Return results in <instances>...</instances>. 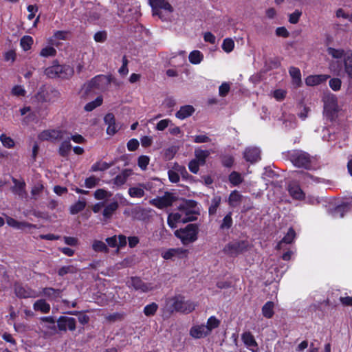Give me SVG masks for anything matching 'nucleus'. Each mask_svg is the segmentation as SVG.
Listing matches in <instances>:
<instances>
[{
    "label": "nucleus",
    "mask_w": 352,
    "mask_h": 352,
    "mask_svg": "<svg viewBox=\"0 0 352 352\" xmlns=\"http://www.w3.org/2000/svg\"><path fill=\"white\" fill-rule=\"evenodd\" d=\"M100 182V179L95 177L94 175H91L85 180V186L87 188H93L96 186Z\"/></svg>",
    "instance_id": "nucleus-53"
},
{
    "label": "nucleus",
    "mask_w": 352,
    "mask_h": 352,
    "mask_svg": "<svg viewBox=\"0 0 352 352\" xmlns=\"http://www.w3.org/2000/svg\"><path fill=\"white\" fill-rule=\"evenodd\" d=\"M230 90V86L228 82H223L219 87V94L221 97L226 96Z\"/></svg>",
    "instance_id": "nucleus-63"
},
{
    "label": "nucleus",
    "mask_w": 352,
    "mask_h": 352,
    "mask_svg": "<svg viewBox=\"0 0 352 352\" xmlns=\"http://www.w3.org/2000/svg\"><path fill=\"white\" fill-rule=\"evenodd\" d=\"M195 155V160L200 163L201 166H204L206 164V159L210 155V152L208 150L196 149Z\"/></svg>",
    "instance_id": "nucleus-33"
},
{
    "label": "nucleus",
    "mask_w": 352,
    "mask_h": 352,
    "mask_svg": "<svg viewBox=\"0 0 352 352\" xmlns=\"http://www.w3.org/2000/svg\"><path fill=\"white\" fill-rule=\"evenodd\" d=\"M0 141L3 146L8 148H12L14 146V142L10 137L7 136L6 134L0 135Z\"/></svg>",
    "instance_id": "nucleus-52"
},
{
    "label": "nucleus",
    "mask_w": 352,
    "mask_h": 352,
    "mask_svg": "<svg viewBox=\"0 0 352 352\" xmlns=\"http://www.w3.org/2000/svg\"><path fill=\"white\" fill-rule=\"evenodd\" d=\"M56 50L52 46H47L43 48L40 52V56L42 57H53L56 55Z\"/></svg>",
    "instance_id": "nucleus-49"
},
{
    "label": "nucleus",
    "mask_w": 352,
    "mask_h": 352,
    "mask_svg": "<svg viewBox=\"0 0 352 352\" xmlns=\"http://www.w3.org/2000/svg\"><path fill=\"white\" fill-rule=\"evenodd\" d=\"M221 198L220 196H216L212 199V204L208 208V214L210 216L214 215L217 212L221 203Z\"/></svg>",
    "instance_id": "nucleus-47"
},
{
    "label": "nucleus",
    "mask_w": 352,
    "mask_h": 352,
    "mask_svg": "<svg viewBox=\"0 0 352 352\" xmlns=\"http://www.w3.org/2000/svg\"><path fill=\"white\" fill-rule=\"evenodd\" d=\"M274 303L272 301L266 302L264 305L262 307V314L263 316L267 318L270 319L274 316Z\"/></svg>",
    "instance_id": "nucleus-31"
},
{
    "label": "nucleus",
    "mask_w": 352,
    "mask_h": 352,
    "mask_svg": "<svg viewBox=\"0 0 352 352\" xmlns=\"http://www.w3.org/2000/svg\"><path fill=\"white\" fill-rule=\"evenodd\" d=\"M86 207V201L84 199L78 200L69 207V212L71 214H77L82 211Z\"/></svg>",
    "instance_id": "nucleus-32"
},
{
    "label": "nucleus",
    "mask_w": 352,
    "mask_h": 352,
    "mask_svg": "<svg viewBox=\"0 0 352 352\" xmlns=\"http://www.w3.org/2000/svg\"><path fill=\"white\" fill-rule=\"evenodd\" d=\"M113 163L108 164L106 162L98 161L94 163L91 167V171L96 172V171H104L109 169Z\"/></svg>",
    "instance_id": "nucleus-40"
},
{
    "label": "nucleus",
    "mask_w": 352,
    "mask_h": 352,
    "mask_svg": "<svg viewBox=\"0 0 352 352\" xmlns=\"http://www.w3.org/2000/svg\"><path fill=\"white\" fill-rule=\"evenodd\" d=\"M249 249L250 243L248 240H235L227 243L223 251L228 256L235 258L248 252Z\"/></svg>",
    "instance_id": "nucleus-4"
},
{
    "label": "nucleus",
    "mask_w": 352,
    "mask_h": 352,
    "mask_svg": "<svg viewBox=\"0 0 352 352\" xmlns=\"http://www.w3.org/2000/svg\"><path fill=\"white\" fill-rule=\"evenodd\" d=\"M33 309L36 311L48 314L50 311V305L45 299H39L33 304Z\"/></svg>",
    "instance_id": "nucleus-25"
},
{
    "label": "nucleus",
    "mask_w": 352,
    "mask_h": 352,
    "mask_svg": "<svg viewBox=\"0 0 352 352\" xmlns=\"http://www.w3.org/2000/svg\"><path fill=\"white\" fill-rule=\"evenodd\" d=\"M233 223L232 218V212H228L223 219L222 223L220 225V228L222 230L230 229Z\"/></svg>",
    "instance_id": "nucleus-51"
},
{
    "label": "nucleus",
    "mask_w": 352,
    "mask_h": 352,
    "mask_svg": "<svg viewBox=\"0 0 352 352\" xmlns=\"http://www.w3.org/2000/svg\"><path fill=\"white\" fill-rule=\"evenodd\" d=\"M195 112V108L192 105H184L180 107L175 113V116L180 120L190 117Z\"/></svg>",
    "instance_id": "nucleus-26"
},
{
    "label": "nucleus",
    "mask_w": 352,
    "mask_h": 352,
    "mask_svg": "<svg viewBox=\"0 0 352 352\" xmlns=\"http://www.w3.org/2000/svg\"><path fill=\"white\" fill-rule=\"evenodd\" d=\"M144 188V184H140L139 186L130 187L128 193L131 197L142 198L145 195Z\"/></svg>",
    "instance_id": "nucleus-29"
},
{
    "label": "nucleus",
    "mask_w": 352,
    "mask_h": 352,
    "mask_svg": "<svg viewBox=\"0 0 352 352\" xmlns=\"http://www.w3.org/2000/svg\"><path fill=\"white\" fill-rule=\"evenodd\" d=\"M131 174V169L126 168L122 170L120 174L113 179V184L117 186H120L124 184Z\"/></svg>",
    "instance_id": "nucleus-22"
},
{
    "label": "nucleus",
    "mask_w": 352,
    "mask_h": 352,
    "mask_svg": "<svg viewBox=\"0 0 352 352\" xmlns=\"http://www.w3.org/2000/svg\"><path fill=\"white\" fill-rule=\"evenodd\" d=\"M287 157L296 167L307 170L310 169L311 167V156L305 151L300 150L289 151Z\"/></svg>",
    "instance_id": "nucleus-3"
},
{
    "label": "nucleus",
    "mask_w": 352,
    "mask_h": 352,
    "mask_svg": "<svg viewBox=\"0 0 352 352\" xmlns=\"http://www.w3.org/2000/svg\"><path fill=\"white\" fill-rule=\"evenodd\" d=\"M102 102L103 99L102 96H98L94 100L87 103L84 107V109L85 111L90 112L98 107H100L102 104Z\"/></svg>",
    "instance_id": "nucleus-41"
},
{
    "label": "nucleus",
    "mask_w": 352,
    "mask_h": 352,
    "mask_svg": "<svg viewBox=\"0 0 352 352\" xmlns=\"http://www.w3.org/2000/svg\"><path fill=\"white\" fill-rule=\"evenodd\" d=\"M33 43V38L28 35L23 36L20 40V45L24 51L30 50Z\"/></svg>",
    "instance_id": "nucleus-43"
},
{
    "label": "nucleus",
    "mask_w": 352,
    "mask_h": 352,
    "mask_svg": "<svg viewBox=\"0 0 352 352\" xmlns=\"http://www.w3.org/2000/svg\"><path fill=\"white\" fill-rule=\"evenodd\" d=\"M128 63H129V61H128L126 56L125 55L123 56L122 65L118 69L119 74L122 76H126L129 73Z\"/></svg>",
    "instance_id": "nucleus-60"
},
{
    "label": "nucleus",
    "mask_w": 352,
    "mask_h": 352,
    "mask_svg": "<svg viewBox=\"0 0 352 352\" xmlns=\"http://www.w3.org/2000/svg\"><path fill=\"white\" fill-rule=\"evenodd\" d=\"M188 252V250L184 248H170L162 253V257L165 260L173 259L174 257L183 258Z\"/></svg>",
    "instance_id": "nucleus-12"
},
{
    "label": "nucleus",
    "mask_w": 352,
    "mask_h": 352,
    "mask_svg": "<svg viewBox=\"0 0 352 352\" xmlns=\"http://www.w3.org/2000/svg\"><path fill=\"white\" fill-rule=\"evenodd\" d=\"M57 63L58 60H54L52 63V65L47 67L45 68L44 71L45 75H46L50 78H56L58 75V69H57Z\"/></svg>",
    "instance_id": "nucleus-35"
},
{
    "label": "nucleus",
    "mask_w": 352,
    "mask_h": 352,
    "mask_svg": "<svg viewBox=\"0 0 352 352\" xmlns=\"http://www.w3.org/2000/svg\"><path fill=\"white\" fill-rule=\"evenodd\" d=\"M72 149V144L70 143V139L68 138L66 140H64L61 142L58 153L60 156L63 157H67Z\"/></svg>",
    "instance_id": "nucleus-30"
},
{
    "label": "nucleus",
    "mask_w": 352,
    "mask_h": 352,
    "mask_svg": "<svg viewBox=\"0 0 352 352\" xmlns=\"http://www.w3.org/2000/svg\"><path fill=\"white\" fill-rule=\"evenodd\" d=\"M14 293L18 298H35L36 292L28 286H23L21 284L14 285Z\"/></svg>",
    "instance_id": "nucleus-11"
},
{
    "label": "nucleus",
    "mask_w": 352,
    "mask_h": 352,
    "mask_svg": "<svg viewBox=\"0 0 352 352\" xmlns=\"http://www.w3.org/2000/svg\"><path fill=\"white\" fill-rule=\"evenodd\" d=\"M241 199L242 195L235 190L230 194L228 204L232 207H236L241 202Z\"/></svg>",
    "instance_id": "nucleus-37"
},
{
    "label": "nucleus",
    "mask_w": 352,
    "mask_h": 352,
    "mask_svg": "<svg viewBox=\"0 0 352 352\" xmlns=\"http://www.w3.org/2000/svg\"><path fill=\"white\" fill-rule=\"evenodd\" d=\"M229 181L233 186H236L243 182V178L240 173L232 171L229 175Z\"/></svg>",
    "instance_id": "nucleus-48"
},
{
    "label": "nucleus",
    "mask_w": 352,
    "mask_h": 352,
    "mask_svg": "<svg viewBox=\"0 0 352 352\" xmlns=\"http://www.w3.org/2000/svg\"><path fill=\"white\" fill-rule=\"evenodd\" d=\"M296 237V232L293 228H289L285 236L277 243L276 249L280 250L283 243L291 244Z\"/></svg>",
    "instance_id": "nucleus-24"
},
{
    "label": "nucleus",
    "mask_w": 352,
    "mask_h": 352,
    "mask_svg": "<svg viewBox=\"0 0 352 352\" xmlns=\"http://www.w3.org/2000/svg\"><path fill=\"white\" fill-rule=\"evenodd\" d=\"M57 327L60 331L67 330L74 331L76 329V321L74 318L61 316L57 320Z\"/></svg>",
    "instance_id": "nucleus-7"
},
{
    "label": "nucleus",
    "mask_w": 352,
    "mask_h": 352,
    "mask_svg": "<svg viewBox=\"0 0 352 352\" xmlns=\"http://www.w3.org/2000/svg\"><path fill=\"white\" fill-rule=\"evenodd\" d=\"M74 272L75 268L73 265H67L61 267L58 271V274L60 276H63L67 274H73Z\"/></svg>",
    "instance_id": "nucleus-62"
},
{
    "label": "nucleus",
    "mask_w": 352,
    "mask_h": 352,
    "mask_svg": "<svg viewBox=\"0 0 352 352\" xmlns=\"http://www.w3.org/2000/svg\"><path fill=\"white\" fill-rule=\"evenodd\" d=\"M158 309V305L156 302H151L146 305L144 308L143 312L147 317L153 316Z\"/></svg>",
    "instance_id": "nucleus-46"
},
{
    "label": "nucleus",
    "mask_w": 352,
    "mask_h": 352,
    "mask_svg": "<svg viewBox=\"0 0 352 352\" xmlns=\"http://www.w3.org/2000/svg\"><path fill=\"white\" fill-rule=\"evenodd\" d=\"M222 49L226 53L231 52L234 47V42L230 38H226L223 41Z\"/></svg>",
    "instance_id": "nucleus-50"
},
{
    "label": "nucleus",
    "mask_w": 352,
    "mask_h": 352,
    "mask_svg": "<svg viewBox=\"0 0 352 352\" xmlns=\"http://www.w3.org/2000/svg\"><path fill=\"white\" fill-rule=\"evenodd\" d=\"M119 207V204L117 201H114L107 206H106L103 210L102 215L103 217L108 219H110L113 213L117 210Z\"/></svg>",
    "instance_id": "nucleus-28"
},
{
    "label": "nucleus",
    "mask_w": 352,
    "mask_h": 352,
    "mask_svg": "<svg viewBox=\"0 0 352 352\" xmlns=\"http://www.w3.org/2000/svg\"><path fill=\"white\" fill-rule=\"evenodd\" d=\"M157 8L164 9L170 12H172L173 11V8L172 6L168 1H166L165 0H161L155 6H153L152 9L153 11V15L158 14V12L155 11Z\"/></svg>",
    "instance_id": "nucleus-42"
},
{
    "label": "nucleus",
    "mask_w": 352,
    "mask_h": 352,
    "mask_svg": "<svg viewBox=\"0 0 352 352\" xmlns=\"http://www.w3.org/2000/svg\"><path fill=\"white\" fill-rule=\"evenodd\" d=\"M188 60L193 65L199 64L204 60V54L199 50H193L189 54Z\"/></svg>",
    "instance_id": "nucleus-34"
},
{
    "label": "nucleus",
    "mask_w": 352,
    "mask_h": 352,
    "mask_svg": "<svg viewBox=\"0 0 352 352\" xmlns=\"http://www.w3.org/2000/svg\"><path fill=\"white\" fill-rule=\"evenodd\" d=\"M199 226L197 223H189L184 228L176 230L174 232L175 236L180 239L184 245L192 243L198 239Z\"/></svg>",
    "instance_id": "nucleus-1"
},
{
    "label": "nucleus",
    "mask_w": 352,
    "mask_h": 352,
    "mask_svg": "<svg viewBox=\"0 0 352 352\" xmlns=\"http://www.w3.org/2000/svg\"><path fill=\"white\" fill-rule=\"evenodd\" d=\"M177 200V197L169 192H166L162 197H159L152 200L151 203L153 206L159 209H163L171 206L174 201Z\"/></svg>",
    "instance_id": "nucleus-6"
},
{
    "label": "nucleus",
    "mask_w": 352,
    "mask_h": 352,
    "mask_svg": "<svg viewBox=\"0 0 352 352\" xmlns=\"http://www.w3.org/2000/svg\"><path fill=\"white\" fill-rule=\"evenodd\" d=\"M329 87L335 91H338L341 88L342 81L340 78H333L329 82Z\"/></svg>",
    "instance_id": "nucleus-64"
},
{
    "label": "nucleus",
    "mask_w": 352,
    "mask_h": 352,
    "mask_svg": "<svg viewBox=\"0 0 352 352\" xmlns=\"http://www.w3.org/2000/svg\"><path fill=\"white\" fill-rule=\"evenodd\" d=\"M342 67L346 76L352 79V50H346V56L342 60Z\"/></svg>",
    "instance_id": "nucleus-16"
},
{
    "label": "nucleus",
    "mask_w": 352,
    "mask_h": 352,
    "mask_svg": "<svg viewBox=\"0 0 352 352\" xmlns=\"http://www.w3.org/2000/svg\"><path fill=\"white\" fill-rule=\"evenodd\" d=\"M329 78V76L326 74L310 75L305 78V84L307 86H316L325 82Z\"/></svg>",
    "instance_id": "nucleus-17"
},
{
    "label": "nucleus",
    "mask_w": 352,
    "mask_h": 352,
    "mask_svg": "<svg viewBox=\"0 0 352 352\" xmlns=\"http://www.w3.org/2000/svg\"><path fill=\"white\" fill-rule=\"evenodd\" d=\"M6 221L9 226L19 230H23L25 228H36V226L34 224L26 221H19L12 217H8Z\"/></svg>",
    "instance_id": "nucleus-21"
},
{
    "label": "nucleus",
    "mask_w": 352,
    "mask_h": 352,
    "mask_svg": "<svg viewBox=\"0 0 352 352\" xmlns=\"http://www.w3.org/2000/svg\"><path fill=\"white\" fill-rule=\"evenodd\" d=\"M197 214H199V213L195 211L187 212L186 213V217L182 218V222L186 223L188 222L196 221L197 219Z\"/></svg>",
    "instance_id": "nucleus-59"
},
{
    "label": "nucleus",
    "mask_w": 352,
    "mask_h": 352,
    "mask_svg": "<svg viewBox=\"0 0 352 352\" xmlns=\"http://www.w3.org/2000/svg\"><path fill=\"white\" fill-rule=\"evenodd\" d=\"M150 158L147 155H140L138 159V165L142 170H145L149 164Z\"/></svg>",
    "instance_id": "nucleus-54"
},
{
    "label": "nucleus",
    "mask_w": 352,
    "mask_h": 352,
    "mask_svg": "<svg viewBox=\"0 0 352 352\" xmlns=\"http://www.w3.org/2000/svg\"><path fill=\"white\" fill-rule=\"evenodd\" d=\"M92 249L96 252H103L107 254L109 252V250L105 243L100 240H94L93 241Z\"/></svg>",
    "instance_id": "nucleus-36"
},
{
    "label": "nucleus",
    "mask_w": 352,
    "mask_h": 352,
    "mask_svg": "<svg viewBox=\"0 0 352 352\" xmlns=\"http://www.w3.org/2000/svg\"><path fill=\"white\" fill-rule=\"evenodd\" d=\"M301 15L302 12L299 10H296L293 13L289 15V22L292 24L298 23Z\"/></svg>",
    "instance_id": "nucleus-61"
},
{
    "label": "nucleus",
    "mask_w": 352,
    "mask_h": 352,
    "mask_svg": "<svg viewBox=\"0 0 352 352\" xmlns=\"http://www.w3.org/2000/svg\"><path fill=\"white\" fill-rule=\"evenodd\" d=\"M11 94L16 97L25 96L26 91L21 85H14L11 89Z\"/></svg>",
    "instance_id": "nucleus-58"
},
{
    "label": "nucleus",
    "mask_w": 352,
    "mask_h": 352,
    "mask_svg": "<svg viewBox=\"0 0 352 352\" xmlns=\"http://www.w3.org/2000/svg\"><path fill=\"white\" fill-rule=\"evenodd\" d=\"M94 196L96 200H103L111 197L112 193L104 188H99L94 192Z\"/></svg>",
    "instance_id": "nucleus-45"
},
{
    "label": "nucleus",
    "mask_w": 352,
    "mask_h": 352,
    "mask_svg": "<svg viewBox=\"0 0 352 352\" xmlns=\"http://www.w3.org/2000/svg\"><path fill=\"white\" fill-rule=\"evenodd\" d=\"M58 75L57 78L62 79L70 78L74 73V68L68 65H60L57 63Z\"/></svg>",
    "instance_id": "nucleus-19"
},
{
    "label": "nucleus",
    "mask_w": 352,
    "mask_h": 352,
    "mask_svg": "<svg viewBox=\"0 0 352 352\" xmlns=\"http://www.w3.org/2000/svg\"><path fill=\"white\" fill-rule=\"evenodd\" d=\"M182 215L178 213H170L168 216L167 223L168 226L171 228H176V223L178 222H182Z\"/></svg>",
    "instance_id": "nucleus-39"
},
{
    "label": "nucleus",
    "mask_w": 352,
    "mask_h": 352,
    "mask_svg": "<svg viewBox=\"0 0 352 352\" xmlns=\"http://www.w3.org/2000/svg\"><path fill=\"white\" fill-rule=\"evenodd\" d=\"M12 181L14 185L11 187V191L21 198L25 197L27 195V192L25 190V182L23 180L19 181L14 177L12 178Z\"/></svg>",
    "instance_id": "nucleus-15"
},
{
    "label": "nucleus",
    "mask_w": 352,
    "mask_h": 352,
    "mask_svg": "<svg viewBox=\"0 0 352 352\" xmlns=\"http://www.w3.org/2000/svg\"><path fill=\"white\" fill-rule=\"evenodd\" d=\"M289 73L292 78V82L296 87H300L302 85L301 73L299 68L291 67L289 69Z\"/></svg>",
    "instance_id": "nucleus-27"
},
{
    "label": "nucleus",
    "mask_w": 352,
    "mask_h": 352,
    "mask_svg": "<svg viewBox=\"0 0 352 352\" xmlns=\"http://www.w3.org/2000/svg\"><path fill=\"white\" fill-rule=\"evenodd\" d=\"M338 105L336 96H331L324 100V114L327 119L333 121L338 116Z\"/></svg>",
    "instance_id": "nucleus-5"
},
{
    "label": "nucleus",
    "mask_w": 352,
    "mask_h": 352,
    "mask_svg": "<svg viewBox=\"0 0 352 352\" xmlns=\"http://www.w3.org/2000/svg\"><path fill=\"white\" fill-rule=\"evenodd\" d=\"M288 192L294 199L303 200L305 198V194L298 184H289Z\"/></svg>",
    "instance_id": "nucleus-18"
},
{
    "label": "nucleus",
    "mask_w": 352,
    "mask_h": 352,
    "mask_svg": "<svg viewBox=\"0 0 352 352\" xmlns=\"http://www.w3.org/2000/svg\"><path fill=\"white\" fill-rule=\"evenodd\" d=\"M124 313L123 312H115L109 314L107 316V320L111 322L116 321H122L124 318Z\"/></svg>",
    "instance_id": "nucleus-55"
},
{
    "label": "nucleus",
    "mask_w": 352,
    "mask_h": 352,
    "mask_svg": "<svg viewBox=\"0 0 352 352\" xmlns=\"http://www.w3.org/2000/svg\"><path fill=\"white\" fill-rule=\"evenodd\" d=\"M131 285L135 290L144 293L152 291L156 288L153 283H145L138 276L131 278Z\"/></svg>",
    "instance_id": "nucleus-9"
},
{
    "label": "nucleus",
    "mask_w": 352,
    "mask_h": 352,
    "mask_svg": "<svg viewBox=\"0 0 352 352\" xmlns=\"http://www.w3.org/2000/svg\"><path fill=\"white\" fill-rule=\"evenodd\" d=\"M209 334L204 324L194 325L190 329V336L195 339L205 338Z\"/></svg>",
    "instance_id": "nucleus-20"
},
{
    "label": "nucleus",
    "mask_w": 352,
    "mask_h": 352,
    "mask_svg": "<svg viewBox=\"0 0 352 352\" xmlns=\"http://www.w3.org/2000/svg\"><path fill=\"white\" fill-rule=\"evenodd\" d=\"M241 339L244 344L252 352H257L258 350V344L250 331H245L241 335Z\"/></svg>",
    "instance_id": "nucleus-13"
},
{
    "label": "nucleus",
    "mask_w": 352,
    "mask_h": 352,
    "mask_svg": "<svg viewBox=\"0 0 352 352\" xmlns=\"http://www.w3.org/2000/svg\"><path fill=\"white\" fill-rule=\"evenodd\" d=\"M221 321L217 319L215 316H210L208 320L206 325H205L206 329L208 331L209 333L212 331V329L219 327L220 325Z\"/></svg>",
    "instance_id": "nucleus-44"
},
{
    "label": "nucleus",
    "mask_w": 352,
    "mask_h": 352,
    "mask_svg": "<svg viewBox=\"0 0 352 352\" xmlns=\"http://www.w3.org/2000/svg\"><path fill=\"white\" fill-rule=\"evenodd\" d=\"M327 51L330 56L336 59L342 58L343 60L346 54V51L343 49H336L331 47H329Z\"/></svg>",
    "instance_id": "nucleus-38"
},
{
    "label": "nucleus",
    "mask_w": 352,
    "mask_h": 352,
    "mask_svg": "<svg viewBox=\"0 0 352 352\" xmlns=\"http://www.w3.org/2000/svg\"><path fill=\"white\" fill-rule=\"evenodd\" d=\"M244 159L250 163H255L261 160V151L256 147L247 148L243 153Z\"/></svg>",
    "instance_id": "nucleus-14"
},
{
    "label": "nucleus",
    "mask_w": 352,
    "mask_h": 352,
    "mask_svg": "<svg viewBox=\"0 0 352 352\" xmlns=\"http://www.w3.org/2000/svg\"><path fill=\"white\" fill-rule=\"evenodd\" d=\"M351 204L349 202H342L329 210V214L333 218H343L351 210Z\"/></svg>",
    "instance_id": "nucleus-10"
},
{
    "label": "nucleus",
    "mask_w": 352,
    "mask_h": 352,
    "mask_svg": "<svg viewBox=\"0 0 352 352\" xmlns=\"http://www.w3.org/2000/svg\"><path fill=\"white\" fill-rule=\"evenodd\" d=\"M102 77V76L98 75L91 78L87 84V89L91 90V89H98Z\"/></svg>",
    "instance_id": "nucleus-57"
},
{
    "label": "nucleus",
    "mask_w": 352,
    "mask_h": 352,
    "mask_svg": "<svg viewBox=\"0 0 352 352\" xmlns=\"http://www.w3.org/2000/svg\"><path fill=\"white\" fill-rule=\"evenodd\" d=\"M65 131L63 130L47 129L40 133L38 138L41 141H57L63 138Z\"/></svg>",
    "instance_id": "nucleus-8"
},
{
    "label": "nucleus",
    "mask_w": 352,
    "mask_h": 352,
    "mask_svg": "<svg viewBox=\"0 0 352 352\" xmlns=\"http://www.w3.org/2000/svg\"><path fill=\"white\" fill-rule=\"evenodd\" d=\"M63 290L53 287H45L42 289L41 294L49 300H53L61 297Z\"/></svg>",
    "instance_id": "nucleus-23"
},
{
    "label": "nucleus",
    "mask_w": 352,
    "mask_h": 352,
    "mask_svg": "<svg viewBox=\"0 0 352 352\" xmlns=\"http://www.w3.org/2000/svg\"><path fill=\"white\" fill-rule=\"evenodd\" d=\"M221 164L224 167L231 168L234 162V159L232 155H224L221 157Z\"/></svg>",
    "instance_id": "nucleus-56"
},
{
    "label": "nucleus",
    "mask_w": 352,
    "mask_h": 352,
    "mask_svg": "<svg viewBox=\"0 0 352 352\" xmlns=\"http://www.w3.org/2000/svg\"><path fill=\"white\" fill-rule=\"evenodd\" d=\"M170 302L169 311L173 313L174 311L181 312L184 314H189L193 311L196 305L190 300H185L184 297L181 295L175 296L168 299Z\"/></svg>",
    "instance_id": "nucleus-2"
}]
</instances>
